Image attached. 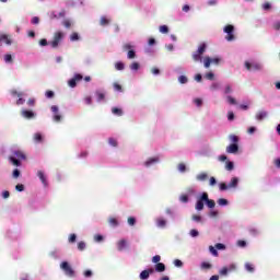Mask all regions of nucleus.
<instances>
[{"label":"nucleus","instance_id":"obj_1","mask_svg":"<svg viewBox=\"0 0 280 280\" xmlns=\"http://www.w3.org/2000/svg\"><path fill=\"white\" fill-rule=\"evenodd\" d=\"M27 156L24 154L23 151H13V156L9 158V161L15 165V167H21V161H25Z\"/></svg>","mask_w":280,"mask_h":280},{"label":"nucleus","instance_id":"obj_2","mask_svg":"<svg viewBox=\"0 0 280 280\" xmlns=\"http://www.w3.org/2000/svg\"><path fill=\"white\" fill-rule=\"evenodd\" d=\"M62 38H65V33L58 31L54 34L52 40L50 42V46L52 49L58 48V45L62 43Z\"/></svg>","mask_w":280,"mask_h":280},{"label":"nucleus","instance_id":"obj_3","mask_svg":"<svg viewBox=\"0 0 280 280\" xmlns=\"http://www.w3.org/2000/svg\"><path fill=\"white\" fill-rule=\"evenodd\" d=\"M223 32L225 34H228L225 36V39L231 43L233 40H235V34H233L235 32V26L231 25V24H228L224 28H223Z\"/></svg>","mask_w":280,"mask_h":280},{"label":"nucleus","instance_id":"obj_4","mask_svg":"<svg viewBox=\"0 0 280 280\" xmlns=\"http://www.w3.org/2000/svg\"><path fill=\"white\" fill-rule=\"evenodd\" d=\"M60 268L61 270H63L65 275H67V277H75V271L73 270V268H71V265H69L68 261H62L60 264Z\"/></svg>","mask_w":280,"mask_h":280},{"label":"nucleus","instance_id":"obj_5","mask_svg":"<svg viewBox=\"0 0 280 280\" xmlns=\"http://www.w3.org/2000/svg\"><path fill=\"white\" fill-rule=\"evenodd\" d=\"M245 68L247 69V71H261V63L259 62H248L245 61Z\"/></svg>","mask_w":280,"mask_h":280},{"label":"nucleus","instance_id":"obj_6","mask_svg":"<svg viewBox=\"0 0 280 280\" xmlns=\"http://www.w3.org/2000/svg\"><path fill=\"white\" fill-rule=\"evenodd\" d=\"M212 65H220V58H210V57H205L203 58V67L206 69H209V67H211Z\"/></svg>","mask_w":280,"mask_h":280},{"label":"nucleus","instance_id":"obj_7","mask_svg":"<svg viewBox=\"0 0 280 280\" xmlns=\"http://www.w3.org/2000/svg\"><path fill=\"white\" fill-rule=\"evenodd\" d=\"M82 74H74V77L68 81V85L71 89H75V86H78V82L82 81Z\"/></svg>","mask_w":280,"mask_h":280},{"label":"nucleus","instance_id":"obj_8","mask_svg":"<svg viewBox=\"0 0 280 280\" xmlns=\"http://www.w3.org/2000/svg\"><path fill=\"white\" fill-rule=\"evenodd\" d=\"M202 200H205L209 209H213L215 207V201L213 199H209V194L202 192Z\"/></svg>","mask_w":280,"mask_h":280},{"label":"nucleus","instance_id":"obj_9","mask_svg":"<svg viewBox=\"0 0 280 280\" xmlns=\"http://www.w3.org/2000/svg\"><path fill=\"white\" fill-rule=\"evenodd\" d=\"M228 154H237L240 152V145L237 143H232L226 147Z\"/></svg>","mask_w":280,"mask_h":280},{"label":"nucleus","instance_id":"obj_10","mask_svg":"<svg viewBox=\"0 0 280 280\" xmlns=\"http://www.w3.org/2000/svg\"><path fill=\"white\" fill-rule=\"evenodd\" d=\"M50 110L55 114L54 121L60 122L62 120V116L60 114H58V106L52 105L50 107Z\"/></svg>","mask_w":280,"mask_h":280},{"label":"nucleus","instance_id":"obj_11","mask_svg":"<svg viewBox=\"0 0 280 280\" xmlns=\"http://www.w3.org/2000/svg\"><path fill=\"white\" fill-rule=\"evenodd\" d=\"M3 43H5V45H12V39L10 38L9 35H5V34L0 35V47H3Z\"/></svg>","mask_w":280,"mask_h":280},{"label":"nucleus","instance_id":"obj_12","mask_svg":"<svg viewBox=\"0 0 280 280\" xmlns=\"http://www.w3.org/2000/svg\"><path fill=\"white\" fill-rule=\"evenodd\" d=\"M22 117H24L25 119H34V117H36V114H34V112L32 110H27V109H23L21 112Z\"/></svg>","mask_w":280,"mask_h":280},{"label":"nucleus","instance_id":"obj_13","mask_svg":"<svg viewBox=\"0 0 280 280\" xmlns=\"http://www.w3.org/2000/svg\"><path fill=\"white\" fill-rule=\"evenodd\" d=\"M154 272V269H147V270H143L142 272H140V279L141 280H147V279H150V275H152Z\"/></svg>","mask_w":280,"mask_h":280},{"label":"nucleus","instance_id":"obj_14","mask_svg":"<svg viewBox=\"0 0 280 280\" xmlns=\"http://www.w3.org/2000/svg\"><path fill=\"white\" fill-rule=\"evenodd\" d=\"M195 209H196L197 211H202V209H205V199H202V195H201V197L197 200Z\"/></svg>","mask_w":280,"mask_h":280},{"label":"nucleus","instance_id":"obj_15","mask_svg":"<svg viewBox=\"0 0 280 280\" xmlns=\"http://www.w3.org/2000/svg\"><path fill=\"white\" fill-rule=\"evenodd\" d=\"M267 117H268V112L261 110L256 114L257 121H264V119H266Z\"/></svg>","mask_w":280,"mask_h":280},{"label":"nucleus","instance_id":"obj_16","mask_svg":"<svg viewBox=\"0 0 280 280\" xmlns=\"http://www.w3.org/2000/svg\"><path fill=\"white\" fill-rule=\"evenodd\" d=\"M37 176L39 180L43 183V185L47 187V177L45 176V173L43 171H38Z\"/></svg>","mask_w":280,"mask_h":280},{"label":"nucleus","instance_id":"obj_17","mask_svg":"<svg viewBox=\"0 0 280 280\" xmlns=\"http://www.w3.org/2000/svg\"><path fill=\"white\" fill-rule=\"evenodd\" d=\"M238 184H240V178L233 177L228 185H229L230 189H235Z\"/></svg>","mask_w":280,"mask_h":280},{"label":"nucleus","instance_id":"obj_18","mask_svg":"<svg viewBox=\"0 0 280 280\" xmlns=\"http://www.w3.org/2000/svg\"><path fill=\"white\" fill-rule=\"evenodd\" d=\"M207 178H209V174L207 173H199L196 176V179L199 180V183H203L205 180H207Z\"/></svg>","mask_w":280,"mask_h":280},{"label":"nucleus","instance_id":"obj_19","mask_svg":"<svg viewBox=\"0 0 280 280\" xmlns=\"http://www.w3.org/2000/svg\"><path fill=\"white\" fill-rule=\"evenodd\" d=\"M192 60L195 62H202V55L200 52H198V50H196L194 54H192Z\"/></svg>","mask_w":280,"mask_h":280},{"label":"nucleus","instance_id":"obj_20","mask_svg":"<svg viewBox=\"0 0 280 280\" xmlns=\"http://www.w3.org/2000/svg\"><path fill=\"white\" fill-rule=\"evenodd\" d=\"M126 246H128V242L126 240L118 241V243H117L118 250H124V248H126Z\"/></svg>","mask_w":280,"mask_h":280},{"label":"nucleus","instance_id":"obj_21","mask_svg":"<svg viewBox=\"0 0 280 280\" xmlns=\"http://www.w3.org/2000/svg\"><path fill=\"white\" fill-rule=\"evenodd\" d=\"M100 25H102V27H106V25H110V20L106 16H102L100 20Z\"/></svg>","mask_w":280,"mask_h":280},{"label":"nucleus","instance_id":"obj_22","mask_svg":"<svg viewBox=\"0 0 280 280\" xmlns=\"http://www.w3.org/2000/svg\"><path fill=\"white\" fill-rule=\"evenodd\" d=\"M166 224H167V221H165V219H163V218H159V219L156 220V225H158L160 229H165Z\"/></svg>","mask_w":280,"mask_h":280},{"label":"nucleus","instance_id":"obj_23","mask_svg":"<svg viewBox=\"0 0 280 280\" xmlns=\"http://www.w3.org/2000/svg\"><path fill=\"white\" fill-rule=\"evenodd\" d=\"M154 163H159V158H151L147 162H144L145 167H150V165H154Z\"/></svg>","mask_w":280,"mask_h":280},{"label":"nucleus","instance_id":"obj_24","mask_svg":"<svg viewBox=\"0 0 280 280\" xmlns=\"http://www.w3.org/2000/svg\"><path fill=\"white\" fill-rule=\"evenodd\" d=\"M33 140L35 143H43V135L40 132L35 133Z\"/></svg>","mask_w":280,"mask_h":280},{"label":"nucleus","instance_id":"obj_25","mask_svg":"<svg viewBox=\"0 0 280 280\" xmlns=\"http://www.w3.org/2000/svg\"><path fill=\"white\" fill-rule=\"evenodd\" d=\"M155 271H156V272H165V264H163V262H158V264L155 265Z\"/></svg>","mask_w":280,"mask_h":280},{"label":"nucleus","instance_id":"obj_26","mask_svg":"<svg viewBox=\"0 0 280 280\" xmlns=\"http://www.w3.org/2000/svg\"><path fill=\"white\" fill-rule=\"evenodd\" d=\"M205 51H207V44L201 43V44L198 46L197 52L202 56V55L205 54Z\"/></svg>","mask_w":280,"mask_h":280},{"label":"nucleus","instance_id":"obj_27","mask_svg":"<svg viewBox=\"0 0 280 280\" xmlns=\"http://www.w3.org/2000/svg\"><path fill=\"white\" fill-rule=\"evenodd\" d=\"M112 113L113 115H117V117H121V115H124V110H121L119 107H113Z\"/></svg>","mask_w":280,"mask_h":280},{"label":"nucleus","instance_id":"obj_28","mask_svg":"<svg viewBox=\"0 0 280 280\" xmlns=\"http://www.w3.org/2000/svg\"><path fill=\"white\" fill-rule=\"evenodd\" d=\"M95 95L97 97V102H103V100H106V94H104V92L96 91Z\"/></svg>","mask_w":280,"mask_h":280},{"label":"nucleus","instance_id":"obj_29","mask_svg":"<svg viewBox=\"0 0 280 280\" xmlns=\"http://www.w3.org/2000/svg\"><path fill=\"white\" fill-rule=\"evenodd\" d=\"M225 170H228V172H233V170H235V164L231 161H226L225 162Z\"/></svg>","mask_w":280,"mask_h":280},{"label":"nucleus","instance_id":"obj_30","mask_svg":"<svg viewBox=\"0 0 280 280\" xmlns=\"http://www.w3.org/2000/svg\"><path fill=\"white\" fill-rule=\"evenodd\" d=\"M108 224H110V226H119V221L116 218L110 217L108 219Z\"/></svg>","mask_w":280,"mask_h":280},{"label":"nucleus","instance_id":"obj_31","mask_svg":"<svg viewBox=\"0 0 280 280\" xmlns=\"http://www.w3.org/2000/svg\"><path fill=\"white\" fill-rule=\"evenodd\" d=\"M115 69L117 71H124V69H126V66L124 65V62L118 61V62L115 63Z\"/></svg>","mask_w":280,"mask_h":280},{"label":"nucleus","instance_id":"obj_32","mask_svg":"<svg viewBox=\"0 0 280 280\" xmlns=\"http://www.w3.org/2000/svg\"><path fill=\"white\" fill-rule=\"evenodd\" d=\"M245 270H247V272H255V267L253 266V264L246 262Z\"/></svg>","mask_w":280,"mask_h":280},{"label":"nucleus","instance_id":"obj_33","mask_svg":"<svg viewBox=\"0 0 280 280\" xmlns=\"http://www.w3.org/2000/svg\"><path fill=\"white\" fill-rule=\"evenodd\" d=\"M177 170H178V172L185 173V172H187V166L185 165V163H179L177 165Z\"/></svg>","mask_w":280,"mask_h":280},{"label":"nucleus","instance_id":"obj_34","mask_svg":"<svg viewBox=\"0 0 280 280\" xmlns=\"http://www.w3.org/2000/svg\"><path fill=\"white\" fill-rule=\"evenodd\" d=\"M218 205H219L220 207H226V205H229V200H226V199H224V198H220V199L218 200Z\"/></svg>","mask_w":280,"mask_h":280},{"label":"nucleus","instance_id":"obj_35","mask_svg":"<svg viewBox=\"0 0 280 280\" xmlns=\"http://www.w3.org/2000/svg\"><path fill=\"white\" fill-rule=\"evenodd\" d=\"M160 32H161V34H168L170 27H167V25H162V26H160Z\"/></svg>","mask_w":280,"mask_h":280},{"label":"nucleus","instance_id":"obj_36","mask_svg":"<svg viewBox=\"0 0 280 280\" xmlns=\"http://www.w3.org/2000/svg\"><path fill=\"white\" fill-rule=\"evenodd\" d=\"M214 248H217V250H226V245L218 243L215 244Z\"/></svg>","mask_w":280,"mask_h":280},{"label":"nucleus","instance_id":"obj_37","mask_svg":"<svg viewBox=\"0 0 280 280\" xmlns=\"http://www.w3.org/2000/svg\"><path fill=\"white\" fill-rule=\"evenodd\" d=\"M70 40H71L72 43H74V40H80V35H78V33H72V34L70 35Z\"/></svg>","mask_w":280,"mask_h":280},{"label":"nucleus","instance_id":"obj_38","mask_svg":"<svg viewBox=\"0 0 280 280\" xmlns=\"http://www.w3.org/2000/svg\"><path fill=\"white\" fill-rule=\"evenodd\" d=\"M230 141H232V143H240V138L235 135H231L230 136Z\"/></svg>","mask_w":280,"mask_h":280},{"label":"nucleus","instance_id":"obj_39","mask_svg":"<svg viewBox=\"0 0 280 280\" xmlns=\"http://www.w3.org/2000/svg\"><path fill=\"white\" fill-rule=\"evenodd\" d=\"M209 250H210L211 255H213V257H218L219 254H218V249H215V247L210 245Z\"/></svg>","mask_w":280,"mask_h":280},{"label":"nucleus","instance_id":"obj_40","mask_svg":"<svg viewBox=\"0 0 280 280\" xmlns=\"http://www.w3.org/2000/svg\"><path fill=\"white\" fill-rule=\"evenodd\" d=\"M135 224H137V219H135L133 217H129L128 218V225L129 226H135Z\"/></svg>","mask_w":280,"mask_h":280},{"label":"nucleus","instance_id":"obj_41","mask_svg":"<svg viewBox=\"0 0 280 280\" xmlns=\"http://www.w3.org/2000/svg\"><path fill=\"white\" fill-rule=\"evenodd\" d=\"M178 82H179L180 84H187L188 79H187V77H185V75H180V77L178 78Z\"/></svg>","mask_w":280,"mask_h":280},{"label":"nucleus","instance_id":"obj_42","mask_svg":"<svg viewBox=\"0 0 280 280\" xmlns=\"http://www.w3.org/2000/svg\"><path fill=\"white\" fill-rule=\"evenodd\" d=\"M130 69L131 71H139V62H132Z\"/></svg>","mask_w":280,"mask_h":280},{"label":"nucleus","instance_id":"obj_43","mask_svg":"<svg viewBox=\"0 0 280 280\" xmlns=\"http://www.w3.org/2000/svg\"><path fill=\"white\" fill-rule=\"evenodd\" d=\"M108 143H109V145H112L113 148H117V140H115L114 138H109V139H108Z\"/></svg>","mask_w":280,"mask_h":280},{"label":"nucleus","instance_id":"obj_44","mask_svg":"<svg viewBox=\"0 0 280 280\" xmlns=\"http://www.w3.org/2000/svg\"><path fill=\"white\" fill-rule=\"evenodd\" d=\"M128 58H129V60H132L133 58H137V54L135 52V50H129L128 51Z\"/></svg>","mask_w":280,"mask_h":280},{"label":"nucleus","instance_id":"obj_45","mask_svg":"<svg viewBox=\"0 0 280 280\" xmlns=\"http://www.w3.org/2000/svg\"><path fill=\"white\" fill-rule=\"evenodd\" d=\"M201 268H202V270H209V269H211V264H209V262H202V264H201Z\"/></svg>","mask_w":280,"mask_h":280},{"label":"nucleus","instance_id":"obj_46","mask_svg":"<svg viewBox=\"0 0 280 280\" xmlns=\"http://www.w3.org/2000/svg\"><path fill=\"white\" fill-rule=\"evenodd\" d=\"M226 189H230L229 184L226 185L225 183H221L220 184V190L221 191H226Z\"/></svg>","mask_w":280,"mask_h":280},{"label":"nucleus","instance_id":"obj_47","mask_svg":"<svg viewBox=\"0 0 280 280\" xmlns=\"http://www.w3.org/2000/svg\"><path fill=\"white\" fill-rule=\"evenodd\" d=\"M78 248H79V250H84V248H86V243H84V242H79V244H78Z\"/></svg>","mask_w":280,"mask_h":280},{"label":"nucleus","instance_id":"obj_48","mask_svg":"<svg viewBox=\"0 0 280 280\" xmlns=\"http://www.w3.org/2000/svg\"><path fill=\"white\" fill-rule=\"evenodd\" d=\"M114 89H115V91H118L119 93H121L124 91V89L121 88V85L119 83H114Z\"/></svg>","mask_w":280,"mask_h":280},{"label":"nucleus","instance_id":"obj_49","mask_svg":"<svg viewBox=\"0 0 280 280\" xmlns=\"http://www.w3.org/2000/svg\"><path fill=\"white\" fill-rule=\"evenodd\" d=\"M226 100H228L229 104H232V105L237 104V101H235V98L233 96H228Z\"/></svg>","mask_w":280,"mask_h":280},{"label":"nucleus","instance_id":"obj_50","mask_svg":"<svg viewBox=\"0 0 280 280\" xmlns=\"http://www.w3.org/2000/svg\"><path fill=\"white\" fill-rule=\"evenodd\" d=\"M16 191H25V186L23 184H18L15 186Z\"/></svg>","mask_w":280,"mask_h":280},{"label":"nucleus","instance_id":"obj_51","mask_svg":"<svg viewBox=\"0 0 280 280\" xmlns=\"http://www.w3.org/2000/svg\"><path fill=\"white\" fill-rule=\"evenodd\" d=\"M180 202H189V197L187 195H182L179 197Z\"/></svg>","mask_w":280,"mask_h":280},{"label":"nucleus","instance_id":"obj_52","mask_svg":"<svg viewBox=\"0 0 280 280\" xmlns=\"http://www.w3.org/2000/svg\"><path fill=\"white\" fill-rule=\"evenodd\" d=\"M45 95H46V97H48V100H51V97H54L55 94H54V91L48 90V91H46Z\"/></svg>","mask_w":280,"mask_h":280},{"label":"nucleus","instance_id":"obj_53","mask_svg":"<svg viewBox=\"0 0 280 280\" xmlns=\"http://www.w3.org/2000/svg\"><path fill=\"white\" fill-rule=\"evenodd\" d=\"M174 266H176L177 268H182L183 261L180 259H175L174 260Z\"/></svg>","mask_w":280,"mask_h":280},{"label":"nucleus","instance_id":"obj_54","mask_svg":"<svg viewBox=\"0 0 280 280\" xmlns=\"http://www.w3.org/2000/svg\"><path fill=\"white\" fill-rule=\"evenodd\" d=\"M228 119H229V121H233V119H235V114L233 112H229Z\"/></svg>","mask_w":280,"mask_h":280},{"label":"nucleus","instance_id":"obj_55","mask_svg":"<svg viewBox=\"0 0 280 280\" xmlns=\"http://www.w3.org/2000/svg\"><path fill=\"white\" fill-rule=\"evenodd\" d=\"M247 132H248V135H255V132H257V128L256 127H249L247 129Z\"/></svg>","mask_w":280,"mask_h":280},{"label":"nucleus","instance_id":"obj_56","mask_svg":"<svg viewBox=\"0 0 280 280\" xmlns=\"http://www.w3.org/2000/svg\"><path fill=\"white\" fill-rule=\"evenodd\" d=\"M159 261H161V257L159 255H155L152 257V262L153 264H159Z\"/></svg>","mask_w":280,"mask_h":280},{"label":"nucleus","instance_id":"obj_57","mask_svg":"<svg viewBox=\"0 0 280 280\" xmlns=\"http://www.w3.org/2000/svg\"><path fill=\"white\" fill-rule=\"evenodd\" d=\"M19 176H21V171H19V168H15L13 171V178H19Z\"/></svg>","mask_w":280,"mask_h":280},{"label":"nucleus","instance_id":"obj_58","mask_svg":"<svg viewBox=\"0 0 280 280\" xmlns=\"http://www.w3.org/2000/svg\"><path fill=\"white\" fill-rule=\"evenodd\" d=\"M62 25H63V27H67V28L69 30V27H71V21L65 20V21L62 22Z\"/></svg>","mask_w":280,"mask_h":280},{"label":"nucleus","instance_id":"obj_59","mask_svg":"<svg viewBox=\"0 0 280 280\" xmlns=\"http://www.w3.org/2000/svg\"><path fill=\"white\" fill-rule=\"evenodd\" d=\"M75 240H78V236L75 234H71L69 237L70 244H73L75 242Z\"/></svg>","mask_w":280,"mask_h":280},{"label":"nucleus","instance_id":"obj_60","mask_svg":"<svg viewBox=\"0 0 280 280\" xmlns=\"http://www.w3.org/2000/svg\"><path fill=\"white\" fill-rule=\"evenodd\" d=\"M220 275H222V276L229 275V268L223 267V268L220 270Z\"/></svg>","mask_w":280,"mask_h":280},{"label":"nucleus","instance_id":"obj_61","mask_svg":"<svg viewBox=\"0 0 280 280\" xmlns=\"http://www.w3.org/2000/svg\"><path fill=\"white\" fill-rule=\"evenodd\" d=\"M27 105H28V106H36V100H35V98H30V100L27 101Z\"/></svg>","mask_w":280,"mask_h":280},{"label":"nucleus","instance_id":"obj_62","mask_svg":"<svg viewBox=\"0 0 280 280\" xmlns=\"http://www.w3.org/2000/svg\"><path fill=\"white\" fill-rule=\"evenodd\" d=\"M206 78H207V80H213V78H215V74H213V72H208L206 74Z\"/></svg>","mask_w":280,"mask_h":280},{"label":"nucleus","instance_id":"obj_63","mask_svg":"<svg viewBox=\"0 0 280 280\" xmlns=\"http://www.w3.org/2000/svg\"><path fill=\"white\" fill-rule=\"evenodd\" d=\"M4 62H12V55H5L4 56Z\"/></svg>","mask_w":280,"mask_h":280},{"label":"nucleus","instance_id":"obj_64","mask_svg":"<svg viewBox=\"0 0 280 280\" xmlns=\"http://www.w3.org/2000/svg\"><path fill=\"white\" fill-rule=\"evenodd\" d=\"M190 235H191V237H198V235H199L198 230H191Z\"/></svg>","mask_w":280,"mask_h":280}]
</instances>
